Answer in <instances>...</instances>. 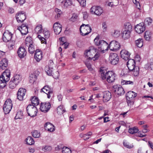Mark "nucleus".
Wrapping results in <instances>:
<instances>
[{
  "instance_id": "nucleus-31",
  "label": "nucleus",
  "mask_w": 153,
  "mask_h": 153,
  "mask_svg": "<svg viewBox=\"0 0 153 153\" xmlns=\"http://www.w3.org/2000/svg\"><path fill=\"white\" fill-rule=\"evenodd\" d=\"M22 77L19 75H15L12 80L16 82L18 85L19 83L21 80Z\"/></svg>"
},
{
  "instance_id": "nucleus-43",
  "label": "nucleus",
  "mask_w": 153,
  "mask_h": 153,
  "mask_svg": "<svg viewBox=\"0 0 153 153\" xmlns=\"http://www.w3.org/2000/svg\"><path fill=\"white\" fill-rule=\"evenodd\" d=\"M72 4V0H65L63 5L65 7H67L68 6H71Z\"/></svg>"
},
{
  "instance_id": "nucleus-1",
  "label": "nucleus",
  "mask_w": 153,
  "mask_h": 153,
  "mask_svg": "<svg viewBox=\"0 0 153 153\" xmlns=\"http://www.w3.org/2000/svg\"><path fill=\"white\" fill-rule=\"evenodd\" d=\"M135 61L133 59H130L127 63V66L129 71L132 72L135 76H137L139 73V68L138 66H135Z\"/></svg>"
},
{
  "instance_id": "nucleus-36",
  "label": "nucleus",
  "mask_w": 153,
  "mask_h": 153,
  "mask_svg": "<svg viewBox=\"0 0 153 153\" xmlns=\"http://www.w3.org/2000/svg\"><path fill=\"white\" fill-rule=\"evenodd\" d=\"M37 76L34 74H31L29 76V81L31 83H34L36 80Z\"/></svg>"
},
{
  "instance_id": "nucleus-11",
  "label": "nucleus",
  "mask_w": 153,
  "mask_h": 153,
  "mask_svg": "<svg viewBox=\"0 0 153 153\" xmlns=\"http://www.w3.org/2000/svg\"><path fill=\"white\" fill-rule=\"evenodd\" d=\"M51 107V104L49 102H45L41 103L40 109L41 111L44 113L48 111Z\"/></svg>"
},
{
  "instance_id": "nucleus-10",
  "label": "nucleus",
  "mask_w": 153,
  "mask_h": 153,
  "mask_svg": "<svg viewBox=\"0 0 153 153\" xmlns=\"http://www.w3.org/2000/svg\"><path fill=\"white\" fill-rule=\"evenodd\" d=\"M110 63L113 65H116L118 63L119 57L117 54L115 53H110L109 56Z\"/></svg>"
},
{
  "instance_id": "nucleus-33",
  "label": "nucleus",
  "mask_w": 153,
  "mask_h": 153,
  "mask_svg": "<svg viewBox=\"0 0 153 153\" xmlns=\"http://www.w3.org/2000/svg\"><path fill=\"white\" fill-rule=\"evenodd\" d=\"M35 32L36 34L41 33L43 31L41 25H38L36 26L34 29Z\"/></svg>"
},
{
  "instance_id": "nucleus-62",
  "label": "nucleus",
  "mask_w": 153,
  "mask_h": 153,
  "mask_svg": "<svg viewBox=\"0 0 153 153\" xmlns=\"http://www.w3.org/2000/svg\"><path fill=\"white\" fill-rule=\"evenodd\" d=\"M102 27L103 28V31H105L106 30L107 26L105 22H103L102 23Z\"/></svg>"
},
{
  "instance_id": "nucleus-8",
  "label": "nucleus",
  "mask_w": 153,
  "mask_h": 153,
  "mask_svg": "<svg viewBox=\"0 0 153 153\" xmlns=\"http://www.w3.org/2000/svg\"><path fill=\"white\" fill-rule=\"evenodd\" d=\"M132 26L129 25H126L125 29L122 33V37L124 39H128L130 37L131 31L132 30Z\"/></svg>"
},
{
  "instance_id": "nucleus-5",
  "label": "nucleus",
  "mask_w": 153,
  "mask_h": 153,
  "mask_svg": "<svg viewBox=\"0 0 153 153\" xmlns=\"http://www.w3.org/2000/svg\"><path fill=\"white\" fill-rule=\"evenodd\" d=\"M27 111L29 116L31 117H34L36 116L38 109L34 105H29L27 107Z\"/></svg>"
},
{
  "instance_id": "nucleus-22",
  "label": "nucleus",
  "mask_w": 153,
  "mask_h": 153,
  "mask_svg": "<svg viewBox=\"0 0 153 153\" xmlns=\"http://www.w3.org/2000/svg\"><path fill=\"white\" fill-rule=\"evenodd\" d=\"M28 27L27 25L24 24H22L21 26L18 27L22 35H25L28 33Z\"/></svg>"
},
{
  "instance_id": "nucleus-34",
  "label": "nucleus",
  "mask_w": 153,
  "mask_h": 153,
  "mask_svg": "<svg viewBox=\"0 0 153 153\" xmlns=\"http://www.w3.org/2000/svg\"><path fill=\"white\" fill-rule=\"evenodd\" d=\"M32 39L30 37H27L26 38L25 43L27 46L28 47L29 45H32Z\"/></svg>"
},
{
  "instance_id": "nucleus-57",
  "label": "nucleus",
  "mask_w": 153,
  "mask_h": 153,
  "mask_svg": "<svg viewBox=\"0 0 153 153\" xmlns=\"http://www.w3.org/2000/svg\"><path fill=\"white\" fill-rule=\"evenodd\" d=\"M124 147L129 149H131L134 147L132 144H123Z\"/></svg>"
},
{
  "instance_id": "nucleus-9",
  "label": "nucleus",
  "mask_w": 153,
  "mask_h": 153,
  "mask_svg": "<svg viewBox=\"0 0 153 153\" xmlns=\"http://www.w3.org/2000/svg\"><path fill=\"white\" fill-rule=\"evenodd\" d=\"M90 11L92 14H95L99 16L103 13V10L102 8L100 6H94L91 8Z\"/></svg>"
},
{
  "instance_id": "nucleus-6",
  "label": "nucleus",
  "mask_w": 153,
  "mask_h": 153,
  "mask_svg": "<svg viewBox=\"0 0 153 153\" xmlns=\"http://www.w3.org/2000/svg\"><path fill=\"white\" fill-rule=\"evenodd\" d=\"M13 106L11 100L9 99L5 101L3 107V110L5 114L9 113Z\"/></svg>"
},
{
  "instance_id": "nucleus-3",
  "label": "nucleus",
  "mask_w": 153,
  "mask_h": 153,
  "mask_svg": "<svg viewBox=\"0 0 153 153\" xmlns=\"http://www.w3.org/2000/svg\"><path fill=\"white\" fill-rule=\"evenodd\" d=\"M10 71L6 70L0 76V87L4 88L7 85V82L10 79Z\"/></svg>"
},
{
  "instance_id": "nucleus-60",
  "label": "nucleus",
  "mask_w": 153,
  "mask_h": 153,
  "mask_svg": "<svg viewBox=\"0 0 153 153\" xmlns=\"http://www.w3.org/2000/svg\"><path fill=\"white\" fill-rule=\"evenodd\" d=\"M83 15V18L85 19H86L88 17V14L86 12H83L82 13Z\"/></svg>"
},
{
  "instance_id": "nucleus-58",
  "label": "nucleus",
  "mask_w": 153,
  "mask_h": 153,
  "mask_svg": "<svg viewBox=\"0 0 153 153\" xmlns=\"http://www.w3.org/2000/svg\"><path fill=\"white\" fill-rule=\"evenodd\" d=\"M52 76H53V77L55 79L58 78L59 76V72L58 71H56L55 73H53Z\"/></svg>"
},
{
  "instance_id": "nucleus-53",
  "label": "nucleus",
  "mask_w": 153,
  "mask_h": 153,
  "mask_svg": "<svg viewBox=\"0 0 153 153\" xmlns=\"http://www.w3.org/2000/svg\"><path fill=\"white\" fill-rule=\"evenodd\" d=\"M92 134V132L91 131L88 132L85 134H84V135H86V136L85 137H84V140H87L88 139L91 137Z\"/></svg>"
},
{
  "instance_id": "nucleus-51",
  "label": "nucleus",
  "mask_w": 153,
  "mask_h": 153,
  "mask_svg": "<svg viewBox=\"0 0 153 153\" xmlns=\"http://www.w3.org/2000/svg\"><path fill=\"white\" fill-rule=\"evenodd\" d=\"M152 22V19L150 18H146L144 21L145 23L146 24L150 25Z\"/></svg>"
},
{
  "instance_id": "nucleus-50",
  "label": "nucleus",
  "mask_w": 153,
  "mask_h": 153,
  "mask_svg": "<svg viewBox=\"0 0 153 153\" xmlns=\"http://www.w3.org/2000/svg\"><path fill=\"white\" fill-rule=\"evenodd\" d=\"M120 31L118 30H114L112 35L114 37H117L120 35Z\"/></svg>"
},
{
  "instance_id": "nucleus-21",
  "label": "nucleus",
  "mask_w": 153,
  "mask_h": 153,
  "mask_svg": "<svg viewBox=\"0 0 153 153\" xmlns=\"http://www.w3.org/2000/svg\"><path fill=\"white\" fill-rule=\"evenodd\" d=\"M12 34L8 30H7L4 33L3 36V40L5 42H7L10 40Z\"/></svg>"
},
{
  "instance_id": "nucleus-16",
  "label": "nucleus",
  "mask_w": 153,
  "mask_h": 153,
  "mask_svg": "<svg viewBox=\"0 0 153 153\" xmlns=\"http://www.w3.org/2000/svg\"><path fill=\"white\" fill-rule=\"evenodd\" d=\"M43 34L45 38L42 37L40 35H38V37L41 41L42 43H46V39H48L50 36L49 32L48 30H44Z\"/></svg>"
},
{
  "instance_id": "nucleus-15",
  "label": "nucleus",
  "mask_w": 153,
  "mask_h": 153,
  "mask_svg": "<svg viewBox=\"0 0 153 153\" xmlns=\"http://www.w3.org/2000/svg\"><path fill=\"white\" fill-rule=\"evenodd\" d=\"M145 26L143 22L137 25L135 27V31L139 34L142 33L145 30Z\"/></svg>"
},
{
  "instance_id": "nucleus-2",
  "label": "nucleus",
  "mask_w": 153,
  "mask_h": 153,
  "mask_svg": "<svg viewBox=\"0 0 153 153\" xmlns=\"http://www.w3.org/2000/svg\"><path fill=\"white\" fill-rule=\"evenodd\" d=\"M101 74V77L102 79H107V81L109 83L114 82L116 78V74L112 71H108L105 74L101 69L100 70Z\"/></svg>"
},
{
  "instance_id": "nucleus-45",
  "label": "nucleus",
  "mask_w": 153,
  "mask_h": 153,
  "mask_svg": "<svg viewBox=\"0 0 153 153\" xmlns=\"http://www.w3.org/2000/svg\"><path fill=\"white\" fill-rule=\"evenodd\" d=\"M138 131L139 130L137 128L134 127L129 128L128 130V132L131 134H133L137 133Z\"/></svg>"
},
{
  "instance_id": "nucleus-20",
  "label": "nucleus",
  "mask_w": 153,
  "mask_h": 153,
  "mask_svg": "<svg viewBox=\"0 0 153 153\" xmlns=\"http://www.w3.org/2000/svg\"><path fill=\"white\" fill-rule=\"evenodd\" d=\"M121 57L125 60H129L130 58V53L125 49H123L120 52Z\"/></svg>"
},
{
  "instance_id": "nucleus-37",
  "label": "nucleus",
  "mask_w": 153,
  "mask_h": 153,
  "mask_svg": "<svg viewBox=\"0 0 153 153\" xmlns=\"http://www.w3.org/2000/svg\"><path fill=\"white\" fill-rule=\"evenodd\" d=\"M143 39L139 38L136 40L135 43L136 45L139 48H141L143 45Z\"/></svg>"
},
{
  "instance_id": "nucleus-44",
  "label": "nucleus",
  "mask_w": 153,
  "mask_h": 153,
  "mask_svg": "<svg viewBox=\"0 0 153 153\" xmlns=\"http://www.w3.org/2000/svg\"><path fill=\"white\" fill-rule=\"evenodd\" d=\"M16 82H13V80H11L9 82V87L11 89H13L15 88L16 86L18 85L17 84H16Z\"/></svg>"
},
{
  "instance_id": "nucleus-52",
  "label": "nucleus",
  "mask_w": 153,
  "mask_h": 153,
  "mask_svg": "<svg viewBox=\"0 0 153 153\" xmlns=\"http://www.w3.org/2000/svg\"><path fill=\"white\" fill-rule=\"evenodd\" d=\"M77 1L79 3L80 5L82 7H84L86 6V0H77Z\"/></svg>"
},
{
  "instance_id": "nucleus-55",
  "label": "nucleus",
  "mask_w": 153,
  "mask_h": 153,
  "mask_svg": "<svg viewBox=\"0 0 153 153\" xmlns=\"http://www.w3.org/2000/svg\"><path fill=\"white\" fill-rule=\"evenodd\" d=\"M126 99L128 106H131V105H132L134 104V101L133 99Z\"/></svg>"
},
{
  "instance_id": "nucleus-49",
  "label": "nucleus",
  "mask_w": 153,
  "mask_h": 153,
  "mask_svg": "<svg viewBox=\"0 0 153 153\" xmlns=\"http://www.w3.org/2000/svg\"><path fill=\"white\" fill-rule=\"evenodd\" d=\"M78 16L76 14L74 13L70 19V20L73 22L76 21L78 20Z\"/></svg>"
},
{
  "instance_id": "nucleus-7",
  "label": "nucleus",
  "mask_w": 153,
  "mask_h": 153,
  "mask_svg": "<svg viewBox=\"0 0 153 153\" xmlns=\"http://www.w3.org/2000/svg\"><path fill=\"white\" fill-rule=\"evenodd\" d=\"M79 29L80 33L82 36L87 35L91 31V28L88 24H82L80 26Z\"/></svg>"
},
{
  "instance_id": "nucleus-18",
  "label": "nucleus",
  "mask_w": 153,
  "mask_h": 153,
  "mask_svg": "<svg viewBox=\"0 0 153 153\" xmlns=\"http://www.w3.org/2000/svg\"><path fill=\"white\" fill-rule=\"evenodd\" d=\"M98 46L101 48V50L103 53L105 51L107 50L109 47L108 44L105 41L101 40L99 41Z\"/></svg>"
},
{
  "instance_id": "nucleus-13",
  "label": "nucleus",
  "mask_w": 153,
  "mask_h": 153,
  "mask_svg": "<svg viewBox=\"0 0 153 153\" xmlns=\"http://www.w3.org/2000/svg\"><path fill=\"white\" fill-rule=\"evenodd\" d=\"M113 90L116 94L118 95L124 94L125 92L123 87L120 85H115L113 86Z\"/></svg>"
},
{
  "instance_id": "nucleus-29",
  "label": "nucleus",
  "mask_w": 153,
  "mask_h": 153,
  "mask_svg": "<svg viewBox=\"0 0 153 153\" xmlns=\"http://www.w3.org/2000/svg\"><path fill=\"white\" fill-rule=\"evenodd\" d=\"M137 95V94L133 91L128 92L126 94V99H134Z\"/></svg>"
},
{
  "instance_id": "nucleus-63",
  "label": "nucleus",
  "mask_w": 153,
  "mask_h": 153,
  "mask_svg": "<svg viewBox=\"0 0 153 153\" xmlns=\"http://www.w3.org/2000/svg\"><path fill=\"white\" fill-rule=\"evenodd\" d=\"M29 152L31 153H33L35 151V149L34 148H32L29 147Z\"/></svg>"
},
{
  "instance_id": "nucleus-26",
  "label": "nucleus",
  "mask_w": 153,
  "mask_h": 153,
  "mask_svg": "<svg viewBox=\"0 0 153 153\" xmlns=\"http://www.w3.org/2000/svg\"><path fill=\"white\" fill-rule=\"evenodd\" d=\"M34 58L37 62H39L42 58V51L39 50H36L34 55Z\"/></svg>"
},
{
  "instance_id": "nucleus-23",
  "label": "nucleus",
  "mask_w": 153,
  "mask_h": 153,
  "mask_svg": "<svg viewBox=\"0 0 153 153\" xmlns=\"http://www.w3.org/2000/svg\"><path fill=\"white\" fill-rule=\"evenodd\" d=\"M62 26L59 22H56L53 25V28L56 34H59L62 30Z\"/></svg>"
},
{
  "instance_id": "nucleus-54",
  "label": "nucleus",
  "mask_w": 153,
  "mask_h": 153,
  "mask_svg": "<svg viewBox=\"0 0 153 153\" xmlns=\"http://www.w3.org/2000/svg\"><path fill=\"white\" fill-rule=\"evenodd\" d=\"M52 149V148L51 146H46L42 148L43 151H51Z\"/></svg>"
},
{
  "instance_id": "nucleus-46",
  "label": "nucleus",
  "mask_w": 153,
  "mask_h": 153,
  "mask_svg": "<svg viewBox=\"0 0 153 153\" xmlns=\"http://www.w3.org/2000/svg\"><path fill=\"white\" fill-rule=\"evenodd\" d=\"M32 136L35 138H39L40 136V132L37 130H34L32 132Z\"/></svg>"
},
{
  "instance_id": "nucleus-56",
  "label": "nucleus",
  "mask_w": 153,
  "mask_h": 153,
  "mask_svg": "<svg viewBox=\"0 0 153 153\" xmlns=\"http://www.w3.org/2000/svg\"><path fill=\"white\" fill-rule=\"evenodd\" d=\"M62 42L63 43L62 44L61 43H60V45H63L64 48L65 49H66L67 48L69 45V43L68 42L65 41H62Z\"/></svg>"
},
{
  "instance_id": "nucleus-28",
  "label": "nucleus",
  "mask_w": 153,
  "mask_h": 153,
  "mask_svg": "<svg viewBox=\"0 0 153 153\" xmlns=\"http://www.w3.org/2000/svg\"><path fill=\"white\" fill-rule=\"evenodd\" d=\"M8 61L6 59H2L0 63V68L3 70H5L8 66Z\"/></svg>"
},
{
  "instance_id": "nucleus-25",
  "label": "nucleus",
  "mask_w": 153,
  "mask_h": 153,
  "mask_svg": "<svg viewBox=\"0 0 153 153\" xmlns=\"http://www.w3.org/2000/svg\"><path fill=\"white\" fill-rule=\"evenodd\" d=\"M103 101L107 102L108 101L111 97V93L108 91H105L103 93Z\"/></svg>"
},
{
  "instance_id": "nucleus-30",
  "label": "nucleus",
  "mask_w": 153,
  "mask_h": 153,
  "mask_svg": "<svg viewBox=\"0 0 153 153\" xmlns=\"http://www.w3.org/2000/svg\"><path fill=\"white\" fill-rule=\"evenodd\" d=\"M53 68L49 65V66H46L45 67V70L47 74L49 76H52L53 74Z\"/></svg>"
},
{
  "instance_id": "nucleus-61",
  "label": "nucleus",
  "mask_w": 153,
  "mask_h": 153,
  "mask_svg": "<svg viewBox=\"0 0 153 153\" xmlns=\"http://www.w3.org/2000/svg\"><path fill=\"white\" fill-rule=\"evenodd\" d=\"M65 0H56V2L58 4L63 5Z\"/></svg>"
},
{
  "instance_id": "nucleus-32",
  "label": "nucleus",
  "mask_w": 153,
  "mask_h": 153,
  "mask_svg": "<svg viewBox=\"0 0 153 153\" xmlns=\"http://www.w3.org/2000/svg\"><path fill=\"white\" fill-rule=\"evenodd\" d=\"M65 109L62 105L58 106L57 108V113L58 114L61 115L65 112Z\"/></svg>"
},
{
  "instance_id": "nucleus-39",
  "label": "nucleus",
  "mask_w": 153,
  "mask_h": 153,
  "mask_svg": "<svg viewBox=\"0 0 153 153\" xmlns=\"http://www.w3.org/2000/svg\"><path fill=\"white\" fill-rule=\"evenodd\" d=\"M23 116V114L22 111L21 110H19L17 111L15 118L16 119H22Z\"/></svg>"
},
{
  "instance_id": "nucleus-64",
  "label": "nucleus",
  "mask_w": 153,
  "mask_h": 153,
  "mask_svg": "<svg viewBox=\"0 0 153 153\" xmlns=\"http://www.w3.org/2000/svg\"><path fill=\"white\" fill-rule=\"evenodd\" d=\"M57 98L59 101H61L62 99L63 96L62 95L60 94L57 96Z\"/></svg>"
},
{
  "instance_id": "nucleus-27",
  "label": "nucleus",
  "mask_w": 153,
  "mask_h": 153,
  "mask_svg": "<svg viewBox=\"0 0 153 153\" xmlns=\"http://www.w3.org/2000/svg\"><path fill=\"white\" fill-rule=\"evenodd\" d=\"M45 129L48 131L52 132L54 131L55 127L54 126L49 122H47L44 125Z\"/></svg>"
},
{
  "instance_id": "nucleus-41",
  "label": "nucleus",
  "mask_w": 153,
  "mask_h": 153,
  "mask_svg": "<svg viewBox=\"0 0 153 153\" xmlns=\"http://www.w3.org/2000/svg\"><path fill=\"white\" fill-rule=\"evenodd\" d=\"M85 65L88 68V70L93 74L95 73V71L92 67L91 65V63L89 62H87L85 63Z\"/></svg>"
},
{
  "instance_id": "nucleus-12",
  "label": "nucleus",
  "mask_w": 153,
  "mask_h": 153,
  "mask_svg": "<svg viewBox=\"0 0 153 153\" xmlns=\"http://www.w3.org/2000/svg\"><path fill=\"white\" fill-rule=\"evenodd\" d=\"M120 47L119 43L113 40L110 43L109 47L110 50L112 51H116L118 50Z\"/></svg>"
},
{
  "instance_id": "nucleus-35",
  "label": "nucleus",
  "mask_w": 153,
  "mask_h": 153,
  "mask_svg": "<svg viewBox=\"0 0 153 153\" xmlns=\"http://www.w3.org/2000/svg\"><path fill=\"white\" fill-rule=\"evenodd\" d=\"M31 101L32 103L35 105H38L39 103L38 99L37 97L35 96L32 97L31 99Z\"/></svg>"
},
{
  "instance_id": "nucleus-38",
  "label": "nucleus",
  "mask_w": 153,
  "mask_h": 153,
  "mask_svg": "<svg viewBox=\"0 0 153 153\" xmlns=\"http://www.w3.org/2000/svg\"><path fill=\"white\" fill-rule=\"evenodd\" d=\"M152 33L150 31H146L145 33L144 38L145 39L149 41L151 39Z\"/></svg>"
},
{
  "instance_id": "nucleus-14",
  "label": "nucleus",
  "mask_w": 153,
  "mask_h": 153,
  "mask_svg": "<svg viewBox=\"0 0 153 153\" xmlns=\"http://www.w3.org/2000/svg\"><path fill=\"white\" fill-rule=\"evenodd\" d=\"M26 92L25 89L20 88L19 89L17 93V99L19 100H22L25 98Z\"/></svg>"
},
{
  "instance_id": "nucleus-4",
  "label": "nucleus",
  "mask_w": 153,
  "mask_h": 153,
  "mask_svg": "<svg viewBox=\"0 0 153 153\" xmlns=\"http://www.w3.org/2000/svg\"><path fill=\"white\" fill-rule=\"evenodd\" d=\"M96 51V49L93 47L89 48L88 50L85 51V57L89 59H93L94 61L96 60L98 58L99 55L98 53H97L93 57V55Z\"/></svg>"
},
{
  "instance_id": "nucleus-59",
  "label": "nucleus",
  "mask_w": 153,
  "mask_h": 153,
  "mask_svg": "<svg viewBox=\"0 0 153 153\" xmlns=\"http://www.w3.org/2000/svg\"><path fill=\"white\" fill-rule=\"evenodd\" d=\"M99 36H97L96 38L94 39V42L95 43V44L98 46L99 44V42H98V39H99Z\"/></svg>"
},
{
  "instance_id": "nucleus-24",
  "label": "nucleus",
  "mask_w": 153,
  "mask_h": 153,
  "mask_svg": "<svg viewBox=\"0 0 153 153\" xmlns=\"http://www.w3.org/2000/svg\"><path fill=\"white\" fill-rule=\"evenodd\" d=\"M17 52L18 56L20 58L24 57L26 55L27 53L25 48L22 47L19 48Z\"/></svg>"
},
{
  "instance_id": "nucleus-40",
  "label": "nucleus",
  "mask_w": 153,
  "mask_h": 153,
  "mask_svg": "<svg viewBox=\"0 0 153 153\" xmlns=\"http://www.w3.org/2000/svg\"><path fill=\"white\" fill-rule=\"evenodd\" d=\"M55 12L56 13L55 16V18L56 19H58L62 14V11L60 10L57 8H56L55 9Z\"/></svg>"
},
{
  "instance_id": "nucleus-19",
  "label": "nucleus",
  "mask_w": 153,
  "mask_h": 153,
  "mask_svg": "<svg viewBox=\"0 0 153 153\" xmlns=\"http://www.w3.org/2000/svg\"><path fill=\"white\" fill-rule=\"evenodd\" d=\"M40 92H43L47 95L48 98H50L53 94V91L48 85L45 86L41 89Z\"/></svg>"
},
{
  "instance_id": "nucleus-42",
  "label": "nucleus",
  "mask_w": 153,
  "mask_h": 153,
  "mask_svg": "<svg viewBox=\"0 0 153 153\" xmlns=\"http://www.w3.org/2000/svg\"><path fill=\"white\" fill-rule=\"evenodd\" d=\"M26 143H34L35 142L33 139L30 136L28 137L25 140Z\"/></svg>"
},
{
  "instance_id": "nucleus-47",
  "label": "nucleus",
  "mask_w": 153,
  "mask_h": 153,
  "mask_svg": "<svg viewBox=\"0 0 153 153\" xmlns=\"http://www.w3.org/2000/svg\"><path fill=\"white\" fill-rule=\"evenodd\" d=\"M62 153H71V150L66 147H64L62 148Z\"/></svg>"
},
{
  "instance_id": "nucleus-48",
  "label": "nucleus",
  "mask_w": 153,
  "mask_h": 153,
  "mask_svg": "<svg viewBox=\"0 0 153 153\" xmlns=\"http://www.w3.org/2000/svg\"><path fill=\"white\" fill-rule=\"evenodd\" d=\"M28 51L31 54L33 53L35 51L34 46L32 44L28 46Z\"/></svg>"
},
{
  "instance_id": "nucleus-17",
  "label": "nucleus",
  "mask_w": 153,
  "mask_h": 153,
  "mask_svg": "<svg viewBox=\"0 0 153 153\" xmlns=\"http://www.w3.org/2000/svg\"><path fill=\"white\" fill-rule=\"evenodd\" d=\"M26 16L24 11H21L16 14V19L18 22H22L26 19Z\"/></svg>"
}]
</instances>
